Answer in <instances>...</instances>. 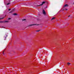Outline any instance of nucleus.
I'll return each mask as SVG.
<instances>
[{
  "label": "nucleus",
  "instance_id": "1",
  "mask_svg": "<svg viewBox=\"0 0 74 74\" xmlns=\"http://www.w3.org/2000/svg\"><path fill=\"white\" fill-rule=\"evenodd\" d=\"M45 3V2H42V4H41L40 5H38V6H40V5H43V4H44V3Z\"/></svg>",
  "mask_w": 74,
  "mask_h": 74
},
{
  "label": "nucleus",
  "instance_id": "2",
  "mask_svg": "<svg viewBox=\"0 0 74 74\" xmlns=\"http://www.w3.org/2000/svg\"><path fill=\"white\" fill-rule=\"evenodd\" d=\"M43 13L44 15H45V11L44 10H43Z\"/></svg>",
  "mask_w": 74,
  "mask_h": 74
},
{
  "label": "nucleus",
  "instance_id": "3",
  "mask_svg": "<svg viewBox=\"0 0 74 74\" xmlns=\"http://www.w3.org/2000/svg\"><path fill=\"white\" fill-rule=\"evenodd\" d=\"M67 65H68V66H70V64H71V63H70L69 62H68L67 63Z\"/></svg>",
  "mask_w": 74,
  "mask_h": 74
},
{
  "label": "nucleus",
  "instance_id": "4",
  "mask_svg": "<svg viewBox=\"0 0 74 74\" xmlns=\"http://www.w3.org/2000/svg\"><path fill=\"white\" fill-rule=\"evenodd\" d=\"M68 7V5L66 4L64 6V7Z\"/></svg>",
  "mask_w": 74,
  "mask_h": 74
},
{
  "label": "nucleus",
  "instance_id": "5",
  "mask_svg": "<svg viewBox=\"0 0 74 74\" xmlns=\"http://www.w3.org/2000/svg\"><path fill=\"white\" fill-rule=\"evenodd\" d=\"M55 19V18L53 17L52 18V19H51V20H53V19Z\"/></svg>",
  "mask_w": 74,
  "mask_h": 74
},
{
  "label": "nucleus",
  "instance_id": "6",
  "mask_svg": "<svg viewBox=\"0 0 74 74\" xmlns=\"http://www.w3.org/2000/svg\"><path fill=\"white\" fill-rule=\"evenodd\" d=\"M40 31V30L36 31V32H38Z\"/></svg>",
  "mask_w": 74,
  "mask_h": 74
},
{
  "label": "nucleus",
  "instance_id": "7",
  "mask_svg": "<svg viewBox=\"0 0 74 74\" xmlns=\"http://www.w3.org/2000/svg\"><path fill=\"white\" fill-rule=\"evenodd\" d=\"M5 22H8V21H5Z\"/></svg>",
  "mask_w": 74,
  "mask_h": 74
},
{
  "label": "nucleus",
  "instance_id": "8",
  "mask_svg": "<svg viewBox=\"0 0 74 74\" xmlns=\"http://www.w3.org/2000/svg\"><path fill=\"white\" fill-rule=\"evenodd\" d=\"M13 15H16V14L14 13V14H13Z\"/></svg>",
  "mask_w": 74,
  "mask_h": 74
},
{
  "label": "nucleus",
  "instance_id": "9",
  "mask_svg": "<svg viewBox=\"0 0 74 74\" xmlns=\"http://www.w3.org/2000/svg\"><path fill=\"white\" fill-rule=\"evenodd\" d=\"M10 4V3L7 4V5H8L9 4Z\"/></svg>",
  "mask_w": 74,
  "mask_h": 74
},
{
  "label": "nucleus",
  "instance_id": "10",
  "mask_svg": "<svg viewBox=\"0 0 74 74\" xmlns=\"http://www.w3.org/2000/svg\"><path fill=\"white\" fill-rule=\"evenodd\" d=\"M12 11H11L10 12V13H12Z\"/></svg>",
  "mask_w": 74,
  "mask_h": 74
},
{
  "label": "nucleus",
  "instance_id": "11",
  "mask_svg": "<svg viewBox=\"0 0 74 74\" xmlns=\"http://www.w3.org/2000/svg\"><path fill=\"white\" fill-rule=\"evenodd\" d=\"M33 25H34V24L30 25L29 26H33Z\"/></svg>",
  "mask_w": 74,
  "mask_h": 74
},
{
  "label": "nucleus",
  "instance_id": "12",
  "mask_svg": "<svg viewBox=\"0 0 74 74\" xmlns=\"http://www.w3.org/2000/svg\"><path fill=\"white\" fill-rule=\"evenodd\" d=\"M4 51H3V55H4Z\"/></svg>",
  "mask_w": 74,
  "mask_h": 74
},
{
  "label": "nucleus",
  "instance_id": "13",
  "mask_svg": "<svg viewBox=\"0 0 74 74\" xmlns=\"http://www.w3.org/2000/svg\"><path fill=\"white\" fill-rule=\"evenodd\" d=\"M25 20H26V19H24L23 20V21H25Z\"/></svg>",
  "mask_w": 74,
  "mask_h": 74
},
{
  "label": "nucleus",
  "instance_id": "14",
  "mask_svg": "<svg viewBox=\"0 0 74 74\" xmlns=\"http://www.w3.org/2000/svg\"><path fill=\"white\" fill-rule=\"evenodd\" d=\"M65 10H66V11H67V9H66Z\"/></svg>",
  "mask_w": 74,
  "mask_h": 74
},
{
  "label": "nucleus",
  "instance_id": "15",
  "mask_svg": "<svg viewBox=\"0 0 74 74\" xmlns=\"http://www.w3.org/2000/svg\"><path fill=\"white\" fill-rule=\"evenodd\" d=\"M10 10H11V9H9V11H10Z\"/></svg>",
  "mask_w": 74,
  "mask_h": 74
},
{
  "label": "nucleus",
  "instance_id": "16",
  "mask_svg": "<svg viewBox=\"0 0 74 74\" xmlns=\"http://www.w3.org/2000/svg\"><path fill=\"white\" fill-rule=\"evenodd\" d=\"M11 19L10 18H9L8 19Z\"/></svg>",
  "mask_w": 74,
  "mask_h": 74
},
{
  "label": "nucleus",
  "instance_id": "17",
  "mask_svg": "<svg viewBox=\"0 0 74 74\" xmlns=\"http://www.w3.org/2000/svg\"><path fill=\"white\" fill-rule=\"evenodd\" d=\"M3 18H1V19H3Z\"/></svg>",
  "mask_w": 74,
  "mask_h": 74
},
{
  "label": "nucleus",
  "instance_id": "18",
  "mask_svg": "<svg viewBox=\"0 0 74 74\" xmlns=\"http://www.w3.org/2000/svg\"><path fill=\"white\" fill-rule=\"evenodd\" d=\"M70 16H68V17H69Z\"/></svg>",
  "mask_w": 74,
  "mask_h": 74
}]
</instances>
